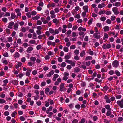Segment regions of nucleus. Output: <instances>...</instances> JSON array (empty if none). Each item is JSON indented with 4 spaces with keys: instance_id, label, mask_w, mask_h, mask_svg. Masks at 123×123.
Segmentation results:
<instances>
[{
    "instance_id": "50",
    "label": "nucleus",
    "mask_w": 123,
    "mask_h": 123,
    "mask_svg": "<svg viewBox=\"0 0 123 123\" xmlns=\"http://www.w3.org/2000/svg\"><path fill=\"white\" fill-rule=\"evenodd\" d=\"M42 47L41 45L40 44L38 45L36 47V48L38 50H39Z\"/></svg>"
},
{
    "instance_id": "59",
    "label": "nucleus",
    "mask_w": 123,
    "mask_h": 123,
    "mask_svg": "<svg viewBox=\"0 0 123 123\" xmlns=\"http://www.w3.org/2000/svg\"><path fill=\"white\" fill-rule=\"evenodd\" d=\"M71 56L69 55H66L65 56L64 58L66 59H68L70 58Z\"/></svg>"
},
{
    "instance_id": "47",
    "label": "nucleus",
    "mask_w": 123,
    "mask_h": 123,
    "mask_svg": "<svg viewBox=\"0 0 123 123\" xmlns=\"http://www.w3.org/2000/svg\"><path fill=\"white\" fill-rule=\"evenodd\" d=\"M80 105L79 104H77L75 106V108L78 109H80Z\"/></svg>"
},
{
    "instance_id": "11",
    "label": "nucleus",
    "mask_w": 123,
    "mask_h": 123,
    "mask_svg": "<svg viewBox=\"0 0 123 123\" xmlns=\"http://www.w3.org/2000/svg\"><path fill=\"white\" fill-rule=\"evenodd\" d=\"M104 98L106 100V102L107 103H110L111 102V100L107 96L105 95L104 96Z\"/></svg>"
},
{
    "instance_id": "23",
    "label": "nucleus",
    "mask_w": 123,
    "mask_h": 123,
    "mask_svg": "<svg viewBox=\"0 0 123 123\" xmlns=\"http://www.w3.org/2000/svg\"><path fill=\"white\" fill-rule=\"evenodd\" d=\"M40 17L38 15H36V16L33 17L32 19L33 20H38L40 18Z\"/></svg>"
},
{
    "instance_id": "37",
    "label": "nucleus",
    "mask_w": 123,
    "mask_h": 123,
    "mask_svg": "<svg viewBox=\"0 0 123 123\" xmlns=\"http://www.w3.org/2000/svg\"><path fill=\"white\" fill-rule=\"evenodd\" d=\"M93 21V18H91L88 22V23L89 25L91 24Z\"/></svg>"
},
{
    "instance_id": "12",
    "label": "nucleus",
    "mask_w": 123,
    "mask_h": 123,
    "mask_svg": "<svg viewBox=\"0 0 123 123\" xmlns=\"http://www.w3.org/2000/svg\"><path fill=\"white\" fill-rule=\"evenodd\" d=\"M83 9L84 11L87 12L88 11V6L87 5L84 6L83 7Z\"/></svg>"
},
{
    "instance_id": "18",
    "label": "nucleus",
    "mask_w": 123,
    "mask_h": 123,
    "mask_svg": "<svg viewBox=\"0 0 123 123\" xmlns=\"http://www.w3.org/2000/svg\"><path fill=\"white\" fill-rule=\"evenodd\" d=\"M52 21L54 23L56 24H58L59 22V20L57 19L56 18H54L53 20Z\"/></svg>"
},
{
    "instance_id": "20",
    "label": "nucleus",
    "mask_w": 123,
    "mask_h": 123,
    "mask_svg": "<svg viewBox=\"0 0 123 123\" xmlns=\"http://www.w3.org/2000/svg\"><path fill=\"white\" fill-rule=\"evenodd\" d=\"M54 73V71L53 70L51 71L50 72H49L48 74H47V77H50L51 75H52Z\"/></svg>"
},
{
    "instance_id": "43",
    "label": "nucleus",
    "mask_w": 123,
    "mask_h": 123,
    "mask_svg": "<svg viewBox=\"0 0 123 123\" xmlns=\"http://www.w3.org/2000/svg\"><path fill=\"white\" fill-rule=\"evenodd\" d=\"M33 37L32 38L34 39H37V35L34 33L33 34Z\"/></svg>"
},
{
    "instance_id": "21",
    "label": "nucleus",
    "mask_w": 123,
    "mask_h": 123,
    "mask_svg": "<svg viewBox=\"0 0 123 123\" xmlns=\"http://www.w3.org/2000/svg\"><path fill=\"white\" fill-rule=\"evenodd\" d=\"M41 19L42 21L43 22V24H46V23L47 22L46 21L45 19L43 17H41Z\"/></svg>"
},
{
    "instance_id": "13",
    "label": "nucleus",
    "mask_w": 123,
    "mask_h": 123,
    "mask_svg": "<svg viewBox=\"0 0 123 123\" xmlns=\"http://www.w3.org/2000/svg\"><path fill=\"white\" fill-rule=\"evenodd\" d=\"M13 56L14 58H18L19 57L20 55L18 52H16L14 55Z\"/></svg>"
},
{
    "instance_id": "48",
    "label": "nucleus",
    "mask_w": 123,
    "mask_h": 123,
    "mask_svg": "<svg viewBox=\"0 0 123 123\" xmlns=\"http://www.w3.org/2000/svg\"><path fill=\"white\" fill-rule=\"evenodd\" d=\"M8 42H11L13 41L12 38V37H8Z\"/></svg>"
},
{
    "instance_id": "32",
    "label": "nucleus",
    "mask_w": 123,
    "mask_h": 123,
    "mask_svg": "<svg viewBox=\"0 0 123 123\" xmlns=\"http://www.w3.org/2000/svg\"><path fill=\"white\" fill-rule=\"evenodd\" d=\"M2 62L3 63L6 65H7L8 63V62L7 60H3V59H2Z\"/></svg>"
},
{
    "instance_id": "5",
    "label": "nucleus",
    "mask_w": 123,
    "mask_h": 123,
    "mask_svg": "<svg viewBox=\"0 0 123 123\" xmlns=\"http://www.w3.org/2000/svg\"><path fill=\"white\" fill-rule=\"evenodd\" d=\"M51 14V18H55L56 17V15L55 14V12L54 10L51 11L50 12Z\"/></svg>"
},
{
    "instance_id": "61",
    "label": "nucleus",
    "mask_w": 123,
    "mask_h": 123,
    "mask_svg": "<svg viewBox=\"0 0 123 123\" xmlns=\"http://www.w3.org/2000/svg\"><path fill=\"white\" fill-rule=\"evenodd\" d=\"M37 12H36L35 11H33L32 12L31 14L32 15H34L36 14Z\"/></svg>"
},
{
    "instance_id": "54",
    "label": "nucleus",
    "mask_w": 123,
    "mask_h": 123,
    "mask_svg": "<svg viewBox=\"0 0 123 123\" xmlns=\"http://www.w3.org/2000/svg\"><path fill=\"white\" fill-rule=\"evenodd\" d=\"M54 37L52 36H50L48 38L49 40H52L54 39Z\"/></svg>"
},
{
    "instance_id": "24",
    "label": "nucleus",
    "mask_w": 123,
    "mask_h": 123,
    "mask_svg": "<svg viewBox=\"0 0 123 123\" xmlns=\"http://www.w3.org/2000/svg\"><path fill=\"white\" fill-rule=\"evenodd\" d=\"M85 54V52L84 50L82 51L81 52L80 54V56L81 57H83Z\"/></svg>"
},
{
    "instance_id": "25",
    "label": "nucleus",
    "mask_w": 123,
    "mask_h": 123,
    "mask_svg": "<svg viewBox=\"0 0 123 123\" xmlns=\"http://www.w3.org/2000/svg\"><path fill=\"white\" fill-rule=\"evenodd\" d=\"M105 5L104 3H102V4H99L98 6V7L101 8L103 7H104L105 6Z\"/></svg>"
},
{
    "instance_id": "2",
    "label": "nucleus",
    "mask_w": 123,
    "mask_h": 123,
    "mask_svg": "<svg viewBox=\"0 0 123 123\" xmlns=\"http://www.w3.org/2000/svg\"><path fill=\"white\" fill-rule=\"evenodd\" d=\"M116 103L120 107L123 108V99H122L120 101H117Z\"/></svg>"
},
{
    "instance_id": "44",
    "label": "nucleus",
    "mask_w": 123,
    "mask_h": 123,
    "mask_svg": "<svg viewBox=\"0 0 123 123\" xmlns=\"http://www.w3.org/2000/svg\"><path fill=\"white\" fill-rule=\"evenodd\" d=\"M86 12H87L85 11L83 12L82 14V16L83 18L85 17L86 16Z\"/></svg>"
},
{
    "instance_id": "41",
    "label": "nucleus",
    "mask_w": 123,
    "mask_h": 123,
    "mask_svg": "<svg viewBox=\"0 0 123 123\" xmlns=\"http://www.w3.org/2000/svg\"><path fill=\"white\" fill-rule=\"evenodd\" d=\"M3 56L5 57H7L8 56V54L7 52H5L3 54Z\"/></svg>"
},
{
    "instance_id": "46",
    "label": "nucleus",
    "mask_w": 123,
    "mask_h": 123,
    "mask_svg": "<svg viewBox=\"0 0 123 123\" xmlns=\"http://www.w3.org/2000/svg\"><path fill=\"white\" fill-rule=\"evenodd\" d=\"M17 114V112L16 111H15L14 112L12 113L11 114V116L12 117H14Z\"/></svg>"
},
{
    "instance_id": "33",
    "label": "nucleus",
    "mask_w": 123,
    "mask_h": 123,
    "mask_svg": "<svg viewBox=\"0 0 123 123\" xmlns=\"http://www.w3.org/2000/svg\"><path fill=\"white\" fill-rule=\"evenodd\" d=\"M106 18L105 17L103 16L101 17L100 18V20H101L104 21H105L106 19Z\"/></svg>"
},
{
    "instance_id": "63",
    "label": "nucleus",
    "mask_w": 123,
    "mask_h": 123,
    "mask_svg": "<svg viewBox=\"0 0 123 123\" xmlns=\"http://www.w3.org/2000/svg\"><path fill=\"white\" fill-rule=\"evenodd\" d=\"M34 88L35 89H39V87L38 85H36L34 86Z\"/></svg>"
},
{
    "instance_id": "45",
    "label": "nucleus",
    "mask_w": 123,
    "mask_h": 123,
    "mask_svg": "<svg viewBox=\"0 0 123 123\" xmlns=\"http://www.w3.org/2000/svg\"><path fill=\"white\" fill-rule=\"evenodd\" d=\"M50 19L51 18L49 16H47L46 18V21H47V22L46 23V24L48 23V21H50Z\"/></svg>"
},
{
    "instance_id": "51",
    "label": "nucleus",
    "mask_w": 123,
    "mask_h": 123,
    "mask_svg": "<svg viewBox=\"0 0 123 123\" xmlns=\"http://www.w3.org/2000/svg\"><path fill=\"white\" fill-rule=\"evenodd\" d=\"M34 64V63H32L31 62H29L28 63V64L29 66H31L32 65Z\"/></svg>"
},
{
    "instance_id": "56",
    "label": "nucleus",
    "mask_w": 123,
    "mask_h": 123,
    "mask_svg": "<svg viewBox=\"0 0 123 123\" xmlns=\"http://www.w3.org/2000/svg\"><path fill=\"white\" fill-rule=\"evenodd\" d=\"M50 90L49 89L48 87L46 88L45 90V93L46 94H47V92Z\"/></svg>"
},
{
    "instance_id": "60",
    "label": "nucleus",
    "mask_w": 123,
    "mask_h": 123,
    "mask_svg": "<svg viewBox=\"0 0 123 123\" xmlns=\"http://www.w3.org/2000/svg\"><path fill=\"white\" fill-rule=\"evenodd\" d=\"M42 22L40 20H38L37 21V24L38 25H41Z\"/></svg>"
},
{
    "instance_id": "42",
    "label": "nucleus",
    "mask_w": 123,
    "mask_h": 123,
    "mask_svg": "<svg viewBox=\"0 0 123 123\" xmlns=\"http://www.w3.org/2000/svg\"><path fill=\"white\" fill-rule=\"evenodd\" d=\"M72 36L73 37H75L78 35V34L75 32H73L72 33Z\"/></svg>"
},
{
    "instance_id": "40",
    "label": "nucleus",
    "mask_w": 123,
    "mask_h": 123,
    "mask_svg": "<svg viewBox=\"0 0 123 123\" xmlns=\"http://www.w3.org/2000/svg\"><path fill=\"white\" fill-rule=\"evenodd\" d=\"M116 17L114 15H113L111 16V19L112 21L115 20L116 19Z\"/></svg>"
},
{
    "instance_id": "1",
    "label": "nucleus",
    "mask_w": 123,
    "mask_h": 123,
    "mask_svg": "<svg viewBox=\"0 0 123 123\" xmlns=\"http://www.w3.org/2000/svg\"><path fill=\"white\" fill-rule=\"evenodd\" d=\"M59 91H64L66 90V88H65L64 87V83H61L59 86Z\"/></svg>"
},
{
    "instance_id": "34",
    "label": "nucleus",
    "mask_w": 123,
    "mask_h": 123,
    "mask_svg": "<svg viewBox=\"0 0 123 123\" xmlns=\"http://www.w3.org/2000/svg\"><path fill=\"white\" fill-rule=\"evenodd\" d=\"M29 43L31 44H34L36 43V41L34 40H31L29 41Z\"/></svg>"
},
{
    "instance_id": "16",
    "label": "nucleus",
    "mask_w": 123,
    "mask_h": 123,
    "mask_svg": "<svg viewBox=\"0 0 123 123\" xmlns=\"http://www.w3.org/2000/svg\"><path fill=\"white\" fill-rule=\"evenodd\" d=\"M103 29L104 31L106 32L108 31L109 30V27L107 26H105L103 28Z\"/></svg>"
},
{
    "instance_id": "26",
    "label": "nucleus",
    "mask_w": 123,
    "mask_h": 123,
    "mask_svg": "<svg viewBox=\"0 0 123 123\" xmlns=\"http://www.w3.org/2000/svg\"><path fill=\"white\" fill-rule=\"evenodd\" d=\"M115 73L117 76H120L121 74L117 70H115Z\"/></svg>"
},
{
    "instance_id": "62",
    "label": "nucleus",
    "mask_w": 123,
    "mask_h": 123,
    "mask_svg": "<svg viewBox=\"0 0 123 123\" xmlns=\"http://www.w3.org/2000/svg\"><path fill=\"white\" fill-rule=\"evenodd\" d=\"M37 73V70H34L32 72V74H33V75H35Z\"/></svg>"
},
{
    "instance_id": "8",
    "label": "nucleus",
    "mask_w": 123,
    "mask_h": 123,
    "mask_svg": "<svg viewBox=\"0 0 123 123\" xmlns=\"http://www.w3.org/2000/svg\"><path fill=\"white\" fill-rule=\"evenodd\" d=\"M11 17H9L8 18L9 19V20H11V19H14L16 17V15L14 13H11Z\"/></svg>"
},
{
    "instance_id": "36",
    "label": "nucleus",
    "mask_w": 123,
    "mask_h": 123,
    "mask_svg": "<svg viewBox=\"0 0 123 123\" xmlns=\"http://www.w3.org/2000/svg\"><path fill=\"white\" fill-rule=\"evenodd\" d=\"M68 48L66 47H64L63 48V50L64 51L66 52H67L68 51Z\"/></svg>"
},
{
    "instance_id": "35",
    "label": "nucleus",
    "mask_w": 123,
    "mask_h": 123,
    "mask_svg": "<svg viewBox=\"0 0 123 123\" xmlns=\"http://www.w3.org/2000/svg\"><path fill=\"white\" fill-rule=\"evenodd\" d=\"M2 21L6 23L8 21V20L7 18L5 17L3 18L2 19Z\"/></svg>"
},
{
    "instance_id": "39",
    "label": "nucleus",
    "mask_w": 123,
    "mask_h": 123,
    "mask_svg": "<svg viewBox=\"0 0 123 123\" xmlns=\"http://www.w3.org/2000/svg\"><path fill=\"white\" fill-rule=\"evenodd\" d=\"M59 33V31L58 29H55L54 31V33L53 35H55L58 34Z\"/></svg>"
},
{
    "instance_id": "17",
    "label": "nucleus",
    "mask_w": 123,
    "mask_h": 123,
    "mask_svg": "<svg viewBox=\"0 0 123 123\" xmlns=\"http://www.w3.org/2000/svg\"><path fill=\"white\" fill-rule=\"evenodd\" d=\"M78 30L79 31L82 30L84 31H86V29L84 28H83L81 27H79Z\"/></svg>"
},
{
    "instance_id": "58",
    "label": "nucleus",
    "mask_w": 123,
    "mask_h": 123,
    "mask_svg": "<svg viewBox=\"0 0 123 123\" xmlns=\"http://www.w3.org/2000/svg\"><path fill=\"white\" fill-rule=\"evenodd\" d=\"M114 73V72L113 70H110L109 72V74L111 75L113 74Z\"/></svg>"
},
{
    "instance_id": "31",
    "label": "nucleus",
    "mask_w": 123,
    "mask_h": 123,
    "mask_svg": "<svg viewBox=\"0 0 123 123\" xmlns=\"http://www.w3.org/2000/svg\"><path fill=\"white\" fill-rule=\"evenodd\" d=\"M87 53H89L90 55H94V52L93 51L89 50L88 51Z\"/></svg>"
},
{
    "instance_id": "14",
    "label": "nucleus",
    "mask_w": 123,
    "mask_h": 123,
    "mask_svg": "<svg viewBox=\"0 0 123 123\" xmlns=\"http://www.w3.org/2000/svg\"><path fill=\"white\" fill-rule=\"evenodd\" d=\"M33 49V48L31 47H28L27 50V52L28 53H30V52L32 51Z\"/></svg>"
},
{
    "instance_id": "9",
    "label": "nucleus",
    "mask_w": 123,
    "mask_h": 123,
    "mask_svg": "<svg viewBox=\"0 0 123 123\" xmlns=\"http://www.w3.org/2000/svg\"><path fill=\"white\" fill-rule=\"evenodd\" d=\"M14 24V22H13L11 21L9 23V25L8 26V28H9L12 29Z\"/></svg>"
},
{
    "instance_id": "30",
    "label": "nucleus",
    "mask_w": 123,
    "mask_h": 123,
    "mask_svg": "<svg viewBox=\"0 0 123 123\" xmlns=\"http://www.w3.org/2000/svg\"><path fill=\"white\" fill-rule=\"evenodd\" d=\"M49 32L51 34H53L54 33V30L52 28H50L49 30Z\"/></svg>"
},
{
    "instance_id": "53",
    "label": "nucleus",
    "mask_w": 123,
    "mask_h": 123,
    "mask_svg": "<svg viewBox=\"0 0 123 123\" xmlns=\"http://www.w3.org/2000/svg\"><path fill=\"white\" fill-rule=\"evenodd\" d=\"M5 100L4 99H0V103L3 104L5 103Z\"/></svg>"
},
{
    "instance_id": "15",
    "label": "nucleus",
    "mask_w": 123,
    "mask_h": 123,
    "mask_svg": "<svg viewBox=\"0 0 123 123\" xmlns=\"http://www.w3.org/2000/svg\"><path fill=\"white\" fill-rule=\"evenodd\" d=\"M121 3L120 2H116L115 4L113 3V5L114 6H115L116 7H118L120 6L121 5Z\"/></svg>"
},
{
    "instance_id": "4",
    "label": "nucleus",
    "mask_w": 123,
    "mask_h": 123,
    "mask_svg": "<svg viewBox=\"0 0 123 123\" xmlns=\"http://www.w3.org/2000/svg\"><path fill=\"white\" fill-rule=\"evenodd\" d=\"M112 10L114 12V14L115 15H117L119 13V12L118 10V8L116 7H113L112 9Z\"/></svg>"
},
{
    "instance_id": "55",
    "label": "nucleus",
    "mask_w": 123,
    "mask_h": 123,
    "mask_svg": "<svg viewBox=\"0 0 123 123\" xmlns=\"http://www.w3.org/2000/svg\"><path fill=\"white\" fill-rule=\"evenodd\" d=\"M17 43L19 44H21V40L19 38L18 39L17 41Z\"/></svg>"
},
{
    "instance_id": "7",
    "label": "nucleus",
    "mask_w": 123,
    "mask_h": 123,
    "mask_svg": "<svg viewBox=\"0 0 123 123\" xmlns=\"http://www.w3.org/2000/svg\"><path fill=\"white\" fill-rule=\"evenodd\" d=\"M15 11L17 13V15L18 16H20L21 13L20 12V10L18 8H17L15 10Z\"/></svg>"
},
{
    "instance_id": "6",
    "label": "nucleus",
    "mask_w": 123,
    "mask_h": 123,
    "mask_svg": "<svg viewBox=\"0 0 123 123\" xmlns=\"http://www.w3.org/2000/svg\"><path fill=\"white\" fill-rule=\"evenodd\" d=\"M112 65L114 67H117L119 65L118 62L117 60H115L113 62Z\"/></svg>"
},
{
    "instance_id": "10",
    "label": "nucleus",
    "mask_w": 123,
    "mask_h": 123,
    "mask_svg": "<svg viewBox=\"0 0 123 123\" xmlns=\"http://www.w3.org/2000/svg\"><path fill=\"white\" fill-rule=\"evenodd\" d=\"M62 81L61 79L60 78H58L57 80V81L55 82L54 83L55 85H58L59 83Z\"/></svg>"
},
{
    "instance_id": "19",
    "label": "nucleus",
    "mask_w": 123,
    "mask_h": 123,
    "mask_svg": "<svg viewBox=\"0 0 123 123\" xmlns=\"http://www.w3.org/2000/svg\"><path fill=\"white\" fill-rule=\"evenodd\" d=\"M22 65V63L20 62H18L17 64L15 66V68L16 69L18 68L19 67L21 66Z\"/></svg>"
},
{
    "instance_id": "38",
    "label": "nucleus",
    "mask_w": 123,
    "mask_h": 123,
    "mask_svg": "<svg viewBox=\"0 0 123 123\" xmlns=\"http://www.w3.org/2000/svg\"><path fill=\"white\" fill-rule=\"evenodd\" d=\"M30 59L31 60L35 62L36 60V58L34 57H31L30 58Z\"/></svg>"
},
{
    "instance_id": "22",
    "label": "nucleus",
    "mask_w": 123,
    "mask_h": 123,
    "mask_svg": "<svg viewBox=\"0 0 123 123\" xmlns=\"http://www.w3.org/2000/svg\"><path fill=\"white\" fill-rule=\"evenodd\" d=\"M104 36L103 39L104 40L107 39L108 37V36L106 33L104 34Z\"/></svg>"
},
{
    "instance_id": "64",
    "label": "nucleus",
    "mask_w": 123,
    "mask_h": 123,
    "mask_svg": "<svg viewBox=\"0 0 123 123\" xmlns=\"http://www.w3.org/2000/svg\"><path fill=\"white\" fill-rule=\"evenodd\" d=\"M74 53L75 55H78L79 53V51L77 49L76 50L74 51Z\"/></svg>"
},
{
    "instance_id": "29",
    "label": "nucleus",
    "mask_w": 123,
    "mask_h": 123,
    "mask_svg": "<svg viewBox=\"0 0 123 123\" xmlns=\"http://www.w3.org/2000/svg\"><path fill=\"white\" fill-rule=\"evenodd\" d=\"M80 69L78 67H76L74 69V72H75L78 73L79 72Z\"/></svg>"
},
{
    "instance_id": "57",
    "label": "nucleus",
    "mask_w": 123,
    "mask_h": 123,
    "mask_svg": "<svg viewBox=\"0 0 123 123\" xmlns=\"http://www.w3.org/2000/svg\"><path fill=\"white\" fill-rule=\"evenodd\" d=\"M36 32L37 34L38 35H40L41 33V31L40 30H37Z\"/></svg>"
},
{
    "instance_id": "49",
    "label": "nucleus",
    "mask_w": 123,
    "mask_h": 123,
    "mask_svg": "<svg viewBox=\"0 0 123 123\" xmlns=\"http://www.w3.org/2000/svg\"><path fill=\"white\" fill-rule=\"evenodd\" d=\"M52 44V42L50 41H48L47 42V44L48 46H50Z\"/></svg>"
},
{
    "instance_id": "3",
    "label": "nucleus",
    "mask_w": 123,
    "mask_h": 123,
    "mask_svg": "<svg viewBox=\"0 0 123 123\" xmlns=\"http://www.w3.org/2000/svg\"><path fill=\"white\" fill-rule=\"evenodd\" d=\"M100 34V33L99 32L95 33L93 34V37L94 38L97 39H99L101 37Z\"/></svg>"
},
{
    "instance_id": "27",
    "label": "nucleus",
    "mask_w": 123,
    "mask_h": 123,
    "mask_svg": "<svg viewBox=\"0 0 123 123\" xmlns=\"http://www.w3.org/2000/svg\"><path fill=\"white\" fill-rule=\"evenodd\" d=\"M105 108L108 111H111V109L110 108V105H105Z\"/></svg>"
},
{
    "instance_id": "28",
    "label": "nucleus",
    "mask_w": 123,
    "mask_h": 123,
    "mask_svg": "<svg viewBox=\"0 0 123 123\" xmlns=\"http://www.w3.org/2000/svg\"><path fill=\"white\" fill-rule=\"evenodd\" d=\"M14 28L15 30H17L18 27V25L17 23H15L14 25Z\"/></svg>"
},
{
    "instance_id": "52",
    "label": "nucleus",
    "mask_w": 123,
    "mask_h": 123,
    "mask_svg": "<svg viewBox=\"0 0 123 123\" xmlns=\"http://www.w3.org/2000/svg\"><path fill=\"white\" fill-rule=\"evenodd\" d=\"M92 59V56H88L87 57L85 58V60H91Z\"/></svg>"
}]
</instances>
